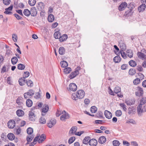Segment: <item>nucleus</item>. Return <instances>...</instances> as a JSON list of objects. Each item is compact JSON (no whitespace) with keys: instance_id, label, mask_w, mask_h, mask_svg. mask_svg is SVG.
<instances>
[{"instance_id":"1","label":"nucleus","mask_w":146,"mask_h":146,"mask_svg":"<svg viewBox=\"0 0 146 146\" xmlns=\"http://www.w3.org/2000/svg\"><path fill=\"white\" fill-rule=\"evenodd\" d=\"M140 101V103L137 107V111L138 115L140 116L141 113L146 111V98L142 97Z\"/></svg>"},{"instance_id":"2","label":"nucleus","mask_w":146,"mask_h":146,"mask_svg":"<svg viewBox=\"0 0 146 146\" xmlns=\"http://www.w3.org/2000/svg\"><path fill=\"white\" fill-rule=\"evenodd\" d=\"M127 6V7L129 9L125 11L124 15L126 17H128L132 15V11L133 9L135 7V5L133 2H132L129 3Z\"/></svg>"},{"instance_id":"3","label":"nucleus","mask_w":146,"mask_h":146,"mask_svg":"<svg viewBox=\"0 0 146 146\" xmlns=\"http://www.w3.org/2000/svg\"><path fill=\"white\" fill-rule=\"evenodd\" d=\"M35 92L32 89H30L27 92L25 93L24 94V98L26 99L27 98H31L34 95Z\"/></svg>"},{"instance_id":"4","label":"nucleus","mask_w":146,"mask_h":146,"mask_svg":"<svg viewBox=\"0 0 146 146\" xmlns=\"http://www.w3.org/2000/svg\"><path fill=\"white\" fill-rule=\"evenodd\" d=\"M117 37L118 39L119 44L118 46H126L125 42L123 40L121 35L119 34H117Z\"/></svg>"},{"instance_id":"5","label":"nucleus","mask_w":146,"mask_h":146,"mask_svg":"<svg viewBox=\"0 0 146 146\" xmlns=\"http://www.w3.org/2000/svg\"><path fill=\"white\" fill-rule=\"evenodd\" d=\"M62 113L63 115L60 117V119L61 120L65 121L66 119H68L70 118L69 115L65 110L63 111Z\"/></svg>"},{"instance_id":"6","label":"nucleus","mask_w":146,"mask_h":146,"mask_svg":"<svg viewBox=\"0 0 146 146\" xmlns=\"http://www.w3.org/2000/svg\"><path fill=\"white\" fill-rule=\"evenodd\" d=\"M127 6V3L125 2H122L118 7V9L120 11L124 10Z\"/></svg>"},{"instance_id":"7","label":"nucleus","mask_w":146,"mask_h":146,"mask_svg":"<svg viewBox=\"0 0 146 146\" xmlns=\"http://www.w3.org/2000/svg\"><path fill=\"white\" fill-rule=\"evenodd\" d=\"M114 92L117 94V96L119 97L122 98V95L121 94V88L119 86H116L115 87L114 90Z\"/></svg>"},{"instance_id":"8","label":"nucleus","mask_w":146,"mask_h":146,"mask_svg":"<svg viewBox=\"0 0 146 146\" xmlns=\"http://www.w3.org/2000/svg\"><path fill=\"white\" fill-rule=\"evenodd\" d=\"M8 127L10 129L13 128L15 125V121L13 119L10 120L7 123Z\"/></svg>"},{"instance_id":"9","label":"nucleus","mask_w":146,"mask_h":146,"mask_svg":"<svg viewBox=\"0 0 146 146\" xmlns=\"http://www.w3.org/2000/svg\"><path fill=\"white\" fill-rule=\"evenodd\" d=\"M56 123V120L55 119H51L47 123V126L51 128Z\"/></svg>"},{"instance_id":"10","label":"nucleus","mask_w":146,"mask_h":146,"mask_svg":"<svg viewBox=\"0 0 146 146\" xmlns=\"http://www.w3.org/2000/svg\"><path fill=\"white\" fill-rule=\"evenodd\" d=\"M77 94L78 96V99H81L84 97L85 93L83 90H78L77 91Z\"/></svg>"},{"instance_id":"11","label":"nucleus","mask_w":146,"mask_h":146,"mask_svg":"<svg viewBox=\"0 0 146 146\" xmlns=\"http://www.w3.org/2000/svg\"><path fill=\"white\" fill-rule=\"evenodd\" d=\"M31 15L32 16L35 17L36 16L37 13V11L35 7H32L30 9Z\"/></svg>"},{"instance_id":"12","label":"nucleus","mask_w":146,"mask_h":146,"mask_svg":"<svg viewBox=\"0 0 146 146\" xmlns=\"http://www.w3.org/2000/svg\"><path fill=\"white\" fill-rule=\"evenodd\" d=\"M69 89L70 90L72 91H76L77 88V87L75 84L74 83H71L69 86Z\"/></svg>"},{"instance_id":"13","label":"nucleus","mask_w":146,"mask_h":146,"mask_svg":"<svg viewBox=\"0 0 146 146\" xmlns=\"http://www.w3.org/2000/svg\"><path fill=\"white\" fill-rule=\"evenodd\" d=\"M29 120L32 121H34L36 119L35 115V113L31 111H30L29 112Z\"/></svg>"},{"instance_id":"14","label":"nucleus","mask_w":146,"mask_h":146,"mask_svg":"<svg viewBox=\"0 0 146 146\" xmlns=\"http://www.w3.org/2000/svg\"><path fill=\"white\" fill-rule=\"evenodd\" d=\"M97 140L95 139H90L89 144L90 146H96L97 144Z\"/></svg>"},{"instance_id":"15","label":"nucleus","mask_w":146,"mask_h":146,"mask_svg":"<svg viewBox=\"0 0 146 146\" xmlns=\"http://www.w3.org/2000/svg\"><path fill=\"white\" fill-rule=\"evenodd\" d=\"M104 114L106 118L110 119L112 117V114L109 111L107 110H105L104 111Z\"/></svg>"},{"instance_id":"16","label":"nucleus","mask_w":146,"mask_h":146,"mask_svg":"<svg viewBox=\"0 0 146 146\" xmlns=\"http://www.w3.org/2000/svg\"><path fill=\"white\" fill-rule=\"evenodd\" d=\"M37 7L39 11H41L44 10V4L43 2H39L38 3L37 6Z\"/></svg>"},{"instance_id":"17","label":"nucleus","mask_w":146,"mask_h":146,"mask_svg":"<svg viewBox=\"0 0 146 146\" xmlns=\"http://www.w3.org/2000/svg\"><path fill=\"white\" fill-rule=\"evenodd\" d=\"M125 102L127 105H131L134 104L135 100L134 98H132L128 100H125Z\"/></svg>"},{"instance_id":"18","label":"nucleus","mask_w":146,"mask_h":146,"mask_svg":"<svg viewBox=\"0 0 146 146\" xmlns=\"http://www.w3.org/2000/svg\"><path fill=\"white\" fill-rule=\"evenodd\" d=\"M106 139L104 136H102L100 137L98 139V142L100 143L103 144L106 141Z\"/></svg>"},{"instance_id":"19","label":"nucleus","mask_w":146,"mask_h":146,"mask_svg":"<svg viewBox=\"0 0 146 146\" xmlns=\"http://www.w3.org/2000/svg\"><path fill=\"white\" fill-rule=\"evenodd\" d=\"M23 77H21L19 78L18 82L20 85L23 86L26 83V80Z\"/></svg>"},{"instance_id":"20","label":"nucleus","mask_w":146,"mask_h":146,"mask_svg":"<svg viewBox=\"0 0 146 146\" xmlns=\"http://www.w3.org/2000/svg\"><path fill=\"white\" fill-rule=\"evenodd\" d=\"M146 8V5L144 3H143L140 5L138 8V10L140 12L141 11L143 12Z\"/></svg>"},{"instance_id":"21","label":"nucleus","mask_w":146,"mask_h":146,"mask_svg":"<svg viewBox=\"0 0 146 146\" xmlns=\"http://www.w3.org/2000/svg\"><path fill=\"white\" fill-rule=\"evenodd\" d=\"M23 98L22 97H19L16 100V103L19 105L22 106L23 104L22 102Z\"/></svg>"},{"instance_id":"22","label":"nucleus","mask_w":146,"mask_h":146,"mask_svg":"<svg viewBox=\"0 0 146 146\" xmlns=\"http://www.w3.org/2000/svg\"><path fill=\"white\" fill-rule=\"evenodd\" d=\"M47 19L49 22H52L54 19V16L53 14H50L48 15Z\"/></svg>"},{"instance_id":"23","label":"nucleus","mask_w":146,"mask_h":146,"mask_svg":"<svg viewBox=\"0 0 146 146\" xmlns=\"http://www.w3.org/2000/svg\"><path fill=\"white\" fill-rule=\"evenodd\" d=\"M68 38V36L66 34H64L60 36L59 40L60 42H62L66 40Z\"/></svg>"},{"instance_id":"24","label":"nucleus","mask_w":146,"mask_h":146,"mask_svg":"<svg viewBox=\"0 0 146 146\" xmlns=\"http://www.w3.org/2000/svg\"><path fill=\"white\" fill-rule=\"evenodd\" d=\"M79 74L76 72V71L72 72L69 75V77L70 79H71L74 78Z\"/></svg>"},{"instance_id":"25","label":"nucleus","mask_w":146,"mask_h":146,"mask_svg":"<svg viewBox=\"0 0 146 146\" xmlns=\"http://www.w3.org/2000/svg\"><path fill=\"white\" fill-rule=\"evenodd\" d=\"M46 137L44 134H42L40 136V137L38 140V143H42L46 139Z\"/></svg>"},{"instance_id":"26","label":"nucleus","mask_w":146,"mask_h":146,"mask_svg":"<svg viewBox=\"0 0 146 146\" xmlns=\"http://www.w3.org/2000/svg\"><path fill=\"white\" fill-rule=\"evenodd\" d=\"M17 115L18 116H23L24 114V111L21 110H18L16 111Z\"/></svg>"},{"instance_id":"27","label":"nucleus","mask_w":146,"mask_h":146,"mask_svg":"<svg viewBox=\"0 0 146 146\" xmlns=\"http://www.w3.org/2000/svg\"><path fill=\"white\" fill-rule=\"evenodd\" d=\"M90 138L89 136L85 137L82 143L84 144L88 145L89 144V142Z\"/></svg>"},{"instance_id":"28","label":"nucleus","mask_w":146,"mask_h":146,"mask_svg":"<svg viewBox=\"0 0 146 146\" xmlns=\"http://www.w3.org/2000/svg\"><path fill=\"white\" fill-rule=\"evenodd\" d=\"M121 59V58L118 55L115 57L113 58V61L115 63H118L120 62Z\"/></svg>"},{"instance_id":"29","label":"nucleus","mask_w":146,"mask_h":146,"mask_svg":"<svg viewBox=\"0 0 146 146\" xmlns=\"http://www.w3.org/2000/svg\"><path fill=\"white\" fill-rule=\"evenodd\" d=\"M7 137L8 139L10 140H13L15 138V136L14 134L12 133H9L8 134Z\"/></svg>"},{"instance_id":"30","label":"nucleus","mask_w":146,"mask_h":146,"mask_svg":"<svg viewBox=\"0 0 146 146\" xmlns=\"http://www.w3.org/2000/svg\"><path fill=\"white\" fill-rule=\"evenodd\" d=\"M60 64L62 68H65L68 66V63L66 61L63 60L60 62Z\"/></svg>"},{"instance_id":"31","label":"nucleus","mask_w":146,"mask_h":146,"mask_svg":"<svg viewBox=\"0 0 146 146\" xmlns=\"http://www.w3.org/2000/svg\"><path fill=\"white\" fill-rule=\"evenodd\" d=\"M23 13L27 17L29 16L31 14L30 11L28 9H24Z\"/></svg>"},{"instance_id":"32","label":"nucleus","mask_w":146,"mask_h":146,"mask_svg":"<svg viewBox=\"0 0 146 146\" xmlns=\"http://www.w3.org/2000/svg\"><path fill=\"white\" fill-rule=\"evenodd\" d=\"M26 106L28 107H31L33 105V102L30 99H28L26 101Z\"/></svg>"},{"instance_id":"33","label":"nucleus","mask_w":146,"mask_h":146,"mask_svg":"<svg viewBox=\"0 0 146 146\" xmlns=\"http://www.w3.org/2000/svg\"><path fill=\"white\" fill-rule=\"evenodd\" d=\"M61 33L58 31H56L54 32V36L55 39H59L60 36H61Z\"/></svg>"},{"instance_id":"34","label":"nucleus","mask_w":146,"mask_h":146,"mask_svg":"<svg viewBox=\"0 0 146 146\" xmlns=\"http://www.w3.org/2000/svg\"><path fill=\"white\" fill-rule=\"evenodd\" d=\"M26 83L28 87H32L33 85V82L31 80H26Z\"/></svg>"},{"instance_id":"35","label":"nucleus","mask_w":146,"mask_h":146,"mask_svg":"<svg viewBox=\"0 0 146 146\" xmlns=\"http://www.w3.org/2000/svg\"><path fill=\"white\" fill-rule=\"evenodd\" d=\"M65 49L62 46L59 48L58 52L61 55H63L65 53Z\"/></svg>"},{"instance_id":"36","label":"nucleus","mask_w":146,"mask_h":146,"mask_svg":"<svg viewBox=\"0 0 146 146\" xmlns=\"http://www.w3.org/2000/svg\"><path fill=\"white\" fill-rule=\"evenodd\" d=\"M129 64L130 66L132 67H135L137 65L136 62L133 60H130L129 62Z\"/></svg>"},{"instance_id":"37","label":"nucleus","mask_w":146,"mask_h":146,"mask_svg":"<svg viewBox=\"0 0 146 146\" xmlns=\"http://www.w3.org/2000/svg\"><path fill=\"white\" fill-rule=\"evenodd\" d=\"M138 57L140 58H145L146 55L143 53L141 52H138L137 54Z\"/></svg>"},{"instance_id":"38","label":"nucleus","mask_w":146,"mask_h":146,"mask_svg":"<svg viewBox=\"0 0 146 146\" xmlns=\"http://www.w3.org/2000/svg\"><path fill=\"white\" fill-rule=\"evenodd\" d=\"M18 61V59L16 57H14L11 59V63L13 65L16 64L17 62Z\"/></svg>"},{"instance_id":"39","label":"nucleus","mask_w":146,"mask_h":146,"mask_svg":"<svg viewBox=\"0 0 146 146\" xmlns=\"http://www.w3.org/2000/svg\"><path fill=\"white\" fill-rule=\"evenodd\" d=\"M127 55L129 58H131L133 56V53L132 50H127Z\"/></svg>"},{"instance_id":"40","label":"nucleus","mask_w":146,"mask_h":146,"mask_svg":"<svg viewBox=\"0 0 146 146\" xmlns=\"http://www.w3.org/2000/svg\"><path fill=\"white\" fill-rule=\"evenodd\" d=\"M104 44L106 45V46H110V45H111L110 41L109 40L106 38H105L104 39Z\"/></svg>"},{"instance_id":"41","label":"nucleus","mask_w":146,"mask_h":146,"mask_svg":"<svg viewBox=\"0 0 146 146\" xmlns=\"http://www.w3.org/2000/svg\"><path fill=\"white\" fill-rule=\"evenodd\" d=\"M136 73L135 70L134 68H131L130 69L129 71V75L133 76Z\"/></svg>"},{"instance_id":"42","label":"nucleus","mask_w":146,"mask_h":146,"mask_svg":"<svg viewBox=\"0 0 146 146\" xmlns=\"http://www.w3.org/2000/svg\"><path fill=\"white\" fill-rule=\"evenodd\" d=\"M49 109V106L47 105H45L43 106V108L42 109V112L44 113L47 112Z\"/></svg>"},{"instance_id":"43","label":"nucleus","mask_w":146,"mask_h":146,"mask_svg":"<svg viewBox=\"0 0 146 146\" xmlns=\"http://www.w3.org/2000/svg\"><path fill=\"white\" fill-rule=\"evenodd\" d=\"M71 68L70 67L65 68L64 70V72L65 74H68L71 71Z\"/></svg>"},{"instance_id":"44","label":"nucleus","mask_w":146,"mask_h":146,"mask_svg":"<svg viewBox=\"0 0 146 146\" xmlns=\"http://www.w3.org/2000/svg\"><path fill=\"white\" fill-rule=\"evenodd\" d=\"M25 68L24 65L22 64H19L17 66V68L19 70H24Z\"/></svg>"},{"instance_id":"45","label":"nucleus","mask_w":146,"mask_h":146,"mask_svg":"<svg viewBox=\"0 0 146 146\" xmlns=\"http://www.w3.org/2000/svg\"><path fill=\"white\" fill-rule=\"evenodd\" d=\"M36 2V0H29L28 3L30 6H33L35 5Z\"/></svg>"},{"instance_id":"46","label":"nucleus","mask_w":146,"mask_h":146,"mask_svg":"<svg viewBox=\"0 0 146 146\" xmlns=\"http://www.w3.org/2000/svg\"><path fill=\"white\" fill-rule=\"evenodd\" d=\"M137 88L138 91L140 92L139 96H142L143 94V91L142 88L140 86H138Z\"/></svg>"},{"instance_id":"47","label":"nucleus","mask_w":146,"mask_h":146,"mask_svg":"<svg viewBox=\"0 0 146 146\" xmlns=\"http://www.w3.org/2000/svg\"><path fill=\"white\" fill-rule=\"evenodd\" d=\"M71 97L73 100H76L78 99V96L77 93L76 94L75 93L72 94V95Z\"/></svg>"},{"instance_id":"48","label":"nucleus","mask_w":146,"mask_h":146,"mask_svg":"<svg viewBox=\"0 0 146 146\" xmlns=\"http://www.w3.org/2000/svg\"><path fill=\"white\" fill-rule=\"evenodd\" d=\"M133 83L134 85H137L140 82V80L139 78H136L133 80Z\"/></svg>"},{"instance_id":"49","label":"nucleus","mask_w":146,"mask_h":146,"mask_svg":"<svg viewBox=\"0 0 146 146\" xmlns=\"http://www.w3.org/2000/svg\"><path fill=\"white\" fill-rule=\"evenodd\" d=\"M127 123H130L132 124H136V123L135 121L133 119H129L126 122Z\"/></svg>"},{"instance_id":"50","label":"nucleus","mask_w":146,"mask_h":146,"mask_svg":"<svg viewBox=\"0 0 146 146\" xmlns=\"http://www.w3.org/2000/svg\"><path fill=\"white\" fill-rule=\"evenodd\" d=\"M97 108L95 106H92L90 108V111L93 113H96L97 111Z\"/></svg>"},{"instance_id":"51","label":"nucleus","mask_w":146,"mask_h":146,"mask_svg":"<svg viewBox=\"0 0 146 146\" xmlns=\"http://www.w3.org/2000/svg\"><path fill=\"white\" fill-rule=\"evenodd\" d=\"M76 138L74 137H70L68 140V143L69 144L72 143L75 140Z\"/></svg>"},{"instance_id":"52","label":"nucleus","mask_w":146,"mask_h":146,"mask_svg":"<svg viewBox=\"0 0 146 146\" xmlns=\"http://www.w3.org/2000/svg\"><path fill=\"white\" fill-rule=\"evenodd\" d=\"M27 131L28 134L31 135L33 133V129L32 128L29 127L27 128Z\"/></svg>"},{"instance_id":"53","label":"nucleus","mask_w":146,"mask_h":146,"mask_svg":"<svg viewBox=\"0 0 146 146\" xmlns=\"http://www.w3.org/2000/svg\"><path fill=\"white\" fill-rule=\"evenodd\" d=\"M39 122L40 123L44 124L46 123V120L43 117H41L39 119Z\"/></svg>"},{"instance_id":"54","label":"nucleus","mask_w":146,"mask_h":146,"mask_svg":"<svg viewBox=\"0 0 146 146\" xmlns=\"http://www.w3.org/2000/svg\"><path fill=\"white\" fill-rule=\"evenodd\" d=\"M122 114L121 110H117L115 111V115L117 117L120 116Z\"/></svg>"},{"instance_id":"55","label":"nucleus","mask_w":146,"mask_h":146,"mask_svg":"<svg viewBox=\"0 0 146 146\" xmlns=\"http://www.w3.org/2000/svg\"><path fill=\"white\" fill-rule=\"evenodd\" d=\"M41 92V90L40 89H39V92H37L36 93V96H35V98L36 99H38L40 98L41 95L40 94V92Z\"/></svg>"},{"instance_id":"56","label":"nucleus","mask_w":146,"mask_h":146,"mask_svg":"<svg viewBox=\"0 0 146 146\" xmlns=\"http://www.w3.org/2000/svg\"><path fill=\"white\" fill-rule=\"evenodd\" d=\"M113 146H119V141L118 140H114L113 142Z\"/></svg>"},{"instance_id":"57","label":"nucleus","mask_w":146,"mask_h":146,"mask_svg":"<svg viewBox=\"0 0 146 146\" xmlns=\"http://www.w3.org/2000/svg\"><path fill=\"white\" fill-rule=\"evenodd\" d=\"M103 113L101 111H99L97 113V114L96 115V117H103Z\"/></svg>"},{"instance_id":"58","label":"nucleus","mask_w":146,"mask_h":146,"mask_svg":"<svg viewBox=\"0 0 146 146\" xmlns=\"http://www.w3.org/2000/svg\"><path fill=\"white\" fill-rule=\"evenodd\" d=\"M13 15L17 18L18 20H22L23 18L20 16L18 14L15 13L13 14Z\"/></svg>"},{"instance_id":"59","label":"nucleus","mask_w":146,"mask_h":146,"mask_svg":"<svg viewBox=\"0 0 146 146\" xmlns=\"http://www.w3.org/2000/svg\"><path fill=\"white\" fill-rule=\"evenodd\" d=\"M77 129V127L76 126L72 127L70 129V131H71V133H73V131L76 132Z\"/></svg>"},{"instance_id":"60","label":"nucleus","mask_w":146,"mask_h":146,"mask_svg":"<svg viewBox=\"0 0 146 146\" xmlns=\"http://www.w3.org/2000/svg\"><path fill=\"white\" fill-rule=\"evenodd\" d=\"M119 105L121 107L123 108V109L124 111H126L127 110L126 106L124 103L120 104Z\"/></svg>"},{"instance_id":"61","label":"nucleus","mask_w":146,"mask_h":146,"mask_svg":"<svg viewBox=\"0 0 146 146\" xmlns=\"http://www.w3.org/2000/svg\"><path fill=\"white\" fill-rule=\"evenodd\" d=\"M120 52L122 57L124 59L126 58L127 56L123 50L120 51Z\"/></svg>"},{"instance_id":"62","label":"nucleus","mask_w":146,"mask_h":146,"mask_svg":"<svg viewBox=\"0 0 146 146\" xmlns=\"http://www.w3.org/2000/svg\"><path fill=\"white\" fill-rule=\"evenodd\" d=\"M10 0H3V3L5 5H8L10 4Z\"/></svg>"},{"instance_id":"63","label":"nucleus","mask_w":146,"mask_h":146,"mask_svg":"<svg viewBox=\"0 0 146 146\" xmlns=\"http://www.w3.org/2000/svg\"><path fill=\"white\" fill-rule=\"evenodd\" d=\"M7 70H6V67L4 65L1 69V73L2 74L7 72Z\"/></svg>"},{"instance_id":"64","label":"nucleus","mask_w":146,"mask_h":146,"mask_svg":"<svg viewBox=\"0 0 146 146\" xmlns=\"http://www.w3.org/2000/svg\"><path fill=\"white\" fill-rule=\"evenodd\" d=\"M127 64H123L121 66V69L122 70H125L127 69Z\"/></svg>"}]
</instances>
